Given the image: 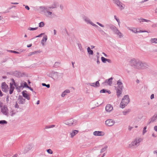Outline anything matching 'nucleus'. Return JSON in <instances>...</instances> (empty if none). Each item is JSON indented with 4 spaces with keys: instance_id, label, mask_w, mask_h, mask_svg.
Listing matches in <instances>:
<instances>
[{
    "instance_id": "obj_30",
    "label": "nucleus",
    "mask_w": 157,
    "mask_h": 157,
    "mask_svg": "<svg viewBox=\"0 0 157 157\" xmlns=\"http://www.w3.org/2000/svg\"><path fill=\"white\" fill-rule=\"evenodd\" d=\"M150 41L152 43L157 44V38H151L150 39Z\"/></svg>"
},
{
    "instance_id": "obj_10",
    "label": "nucleus",
    "mask_w": 157,
    "mask_h": 157,
    "mask_svg": "<svg viewBox=\"0 0 157 157\" xmlns=\"http://www.w3.org/2000/svg\"><path fill=\"white\" fill-rule=\"evenodd\" d=\"M14 74L16 77L18 78H21L23 77L25 75V73L24 72L22 73L20 71H14Z\"/></svg>"
},
{
    "instance_id": "obj_36",
    "label": "nucleus",
    "mask_w": 157,
    "mask_h": 157,
    "mask_svg": "<svg viewBox=\"0 0 157 157\" xmlns=\"http://www.w3.org/2000/svg\"><path fill=\"white\" fill-rule=\"evenodd\" d=\"M28 86H28L27 83L25 82L24 84L22 83L21 84V87H22L23 88H28Z\"/></svg>"
},
{
    "instance_id": "obj_55",
    "label": "nucleus",
    "mask_w": 157,
    "mask_h": 157,
    "mask_svg": "<svg viewBox=\"0 0 157 157\" xmlns=\"http://www.w3.org/2000/svg\"><path fill=\"white\" fill-rule=\"evenodd\" d=\"M153 153L154 154L156 155V156L157 157V150L154 151H153Z\"/></svg>"
},
{
    "instance_id": "obj_47",
    "label": "nucleus",
    "mask_w": 157,
    "mask_h": 157,
    "mask_svg": "<svg viewBox=\"0 0 157 157\" xmlns=\"http://www.w3.org/2000/svg\"><path fill=\"white\" fill-rule=\"evenodd\" d=\"M114 18L118 23V25H119V24L120 23L119 19L117 17V16L116 15L114 16Z\"/></svg>"
},
{
    "instance_id": "obj_16",
    "label": "nucleus",
    "mask_w": 157,
    "mask_h": 157,
    "mask_svg": "<svg viewBox=\"0 0 157 157\" xmlns=\"http://www.w3.org/2000/svg\"><path fill=\"white\" fill-rule=\"evenodd\" d=\"M105 110L108 112H110L112 111L113 109V107L110 104L107 105L105 107Z\"/></svg>"
},
{
    "instance_id": "obj_39",
    "label": "nucleus",
    "mask_w": 157,
    "mask_h": 157,
    "mask_svg": "<svg viewBox=\"0 0 157 157\" xmlns=\"http://www.w3.org/2000/svg\"><path fill=\"white\" fill-rule=\"evenodd\" d=\"M11 81L12 82V83H10V84H11L13 86V85L14 86H17L15 82V80H14V79L13 78H12L11 79Z\"/></svg>"
},
{
    "instance_id": "obj_61",
    "label": "nucleus",
    "mask_w": 157,
    "mask_h": 157,
    "mask_svg": "<svg viewBox=\"0 0 157 157\" xmlns=\"http://www.w3.org/2000/svg\"><path fill=\"white\" fill-rule=\"evenodd\" d=\"M38 52L37 51H35L33 52H31L32 55L36 54Z\"/></svg>"
},
{
    "instance_id": "obj_32",
    "label": "nucleus",
    "mask_w": 157,
    "mask_h": 157,
    "mask_svg": "<svg viewBox=\"0 0 157 157\" xmlns=\"http://www.w3.org/2000/svg\"><path fill=\"white\" fill-rule=\"evenodd\" d=\"M100 93H108L109 94H110L111 93V92L110 91H108L107 90L105 89H103L101 90L100 91Z\"/></svg>"
},
{
    "instance_id": "obj_56",
    "label": "nucleus",
    "mask_w": 157,
    "mask_h": 157,
    "mask_svg": "<svg viewBox=\"0 0 157 157\" xmlns=\"http://www.w3.org/2000/svg\"><path fill=\"white\" fill-rule=\"evenodd\" d=\"M154 98V94H151V97H150V98H151V99H153Z\"/></svg>"
},
{
    "instance_id": "obj_28",
    "label": "nucleus",
    "mask_w": 157,
    "mask_h": 157,
    "mask_svg": "<svg viewBox=\"0 0 157 157\" xmlns=\"http://www.w3.org/2000/svg\"><path fill=\"white\" fill-rule=\"evenodd\" d=\"M87 51L88 53L90 55H93V52L91 50L90 47H88L87 48Z\"/></svg>"
},
{
    "instance_id": "obj_9",
    "label": "nucleus",
    "mask_w": 157,
    "mask_h": 157,
    "mask_svg": "<svg viewBox=\"0 0 157 157\" xmlns=\"http://www.w3.org/2000/svg\"><path fill=\"white\" fill-rule=\"evenodd\" d=\"M115 123V121L112 119H109L106 120L105 121V124L108 126H112Z\"/></svg>"
},
{
    "instance_id": "obj_49",
    "label": "nucleus",
    "mask_w": 157,
    "mask_h": 157,
    "mask_svg": "<svg viewBox=\"0 0 157 157\" xmlns=\"http://www.w3.org/2000/svg\"><path fill=\"white\" fill-rule=\"evenodd\" d=\"M145 19L140 18L139 19H138V21H139L141 23V22H144Z\"/></svg>"
},
{
    "instance_id": "obj_59",
    "label": "nucleus",
    "mask_w": 157,
    "mask_h": 157,
    "mask_svg": "<svg viewBox=\"0 0 157 157\" xmlns=\"http://www.w3.org/2000/svg\"><path fill=\"white\" fill-rule=\"evenodd\" d=\"M15 107L16 108H19V105L17 103H16L15 105Z\"/></svg>"
},
{
    "instance_id": "obj_8",
    "label": "nucleus",
    "mask_w": 157,
    "mask_h": 157,
    "mask_svg": "<svg viewBox=\"0 0 157 157\" xmlns=\"http://www.w3.org/2000/svg\"><path fill=\"white\" fill-rule=\"evenodd\" d=\"M1 88L2 90L5 93L8 91V86L5 82L2 83L1 84Z\"/></svg>"
},
{
    "instance_id": "obj_4",
    "label": "nucleus",
    "mask_w": 157,
    "mask_h": 157,
    "mask_svg": "<svg viewBox=\"0 0 157 157\" xmlns=\"http://www.w3.org/2000/svg\"><path fill=\"white\" fill-rule=\"evenodd\" d=\"M142 139L140 138H136L134 141H132L131 144L129 145L130 147H132V146H136L137 147L140 144V143Z\"/></svg>"
},
{
    "instance_id": "obj_3",
    "label": "nucleus",
    "mask_w": 157,
    "mask_h": 157,
    "mask_svg": "<svg viewBox=\"0 0 157 157\" xmlns=\"http://www.w3.org/2000/svg\"><path fill=\"white\" fill-rule=\"evenodd\" d=\"M77 121L75 119H70L65 121V124L69 126H75L77 124Z\"/></svg>"
},
{
    "instance_id": "obj_25",
    "label": "nucleus",
    "mask_w": 157,
    "mask_h": 157,
    "mask_svg": "<svg viewBox=\"0 0 157 157\" xmlns=\"http://www.w3.org/2000/svg\"><path fill=\"white\" fill-rule=\"evenodd\" d=\"M122 92V90L121 89H117V94L118 97H119L121 94Z\"/></svg>"
},
{
    "instance_id": "obj_64",
    "label": "nucleus",
    "mask_w": 157,
    "mask_h": 157,
    "mask_svg": "<svg viewBox=\"0 0 157 157\" xmlns=\"http://www.w3.org/2000/svg\"><path fill=\"white\" fill-rule=\"evenodd\" d=\"M5 156H6V157H10V156H11V155L9 154H6V155H4Z\"/></svg>"
},
{
    "instance_id": "obj_60",
    "label": "nucleus",
    "mask_w": 157,
    "mask_h": 157,
    "mask_svg": "<svg viewBox=\"0 0 157 157\" xmlns=\"http://www.w3.org/2000/svg\"><path fill=\"white\" fill-rule=\"evenodd\" d=\"M25 8L28 10H29L30 9V8L28 6H25Z\"/></svg>"
},
{
    "instance_id": "obj_48",
    "label": "nucleus",
    "mask_w": 157,
    "mask_h": 157,
    "mask_svg": "<svg viewBox=\"0 0 157 157\" xmlns=\"http://www.w3.org/2000/svg\"><path fill=\"white\" fill-rule=\"evenodd\" d=\"M7 51L10 52L11 53H15V54H19V52H17L14 51H13V50H7Z\"/></svg>"
},
{
    "instance_id": "obj_51",
    "label": "nucleus",
    "mask_w": 157,
    "mask_h": 157,
    "mask_svg": "<svg viewBox=\"0 0 157 157\" xmlns=\"http://www.w3.org/2000/svg\"><path fill=\"white\" fill-rule=\"evenodd\" d=\"M96 24H97L98 25H99L101 27H104V26L102 24L100 23L99 22H96Z\"/></svg>"
},
{
    "instance_id": "obj_41",
    "label": "nucleus",
    "mask_w": 157,
    "mask_h": 157,
    "mask_svg": "<svg viewBox=\"0 0 157 157\" xmlns=\"http://www.w3.org/2000/svg\"><path fill=\"white\" fill-rule=\"evenodd\" d=\"M42 85L43 86H46L48 88H49L50 87V85L49 84H46L45 83H42Z\"/></svg>"
},
{
    "instance_id": "obj_58",
    "label": "nucleus",
    "mask_w": 157,
    "mask_h": 157,
    "mask_svg": "<svg viewBox=\"0 0 157 157\" xmlns=\"http://www.w3.org/2000/svg\"><path fill=\"white\" fill-rule=\"evenodd\" d=\"M154 129L156 132H157V126L155 125L154 126Z\"/></svg>"
},
{
    "instance_id": "obj_52",
    "label": "nucleus",
    "mask_w": 157,
    "mask_h": 157,
    "mask_svg": "<svg viewBox=\"0 0 157 157\" xmlns=\"http://www.w3.org/2000/svg\"><path fill=\"white\" fill-rule=\"evenodd\" d=\"M9 96L8 95L6 96V101L7 103H9Z\"/></svg>"
},
{
    "instance_id": "obj_2",
    "label": "nucleus",
    "mask_w": 157,
    "mask_h": 157,
    "mask_svg": "<svg viewBox=\"0 0 157 157\" xmlns=\"http://www.w3.org/2000/svg\"><path fill=\"white\" fill-rule=\"evenodd\" d=\"M130 101L128 95H124L123 98L120 104V107L124 108L130 102Z\"/></svg>"
},
{
    "instance_id": "obj_24",
    "label": "nucleus",
    "mask_w": 157,
    "mask_h": 157,
    "mask_svg": "<svg viewBox=\"0 0 157 157\" xmlns=\"http://www.w3.org/2000/svg\"><path fill=\"white\" fill-rule=\"evenodd\" d=\"M78 132V131L77 130H73L72 132L71 133L70 135H71V137L72 138L74 136H75L76 134Z\"/></svg>"
},
{
    "instance_id": "obj_12",
    "label": "nucleus",
    "mask_w": 157,
    "mask_h": 157,
    "mask_svg": "<svg viewBox=\"0 0 157 157\" xmlns=\"http://www.w3.org/2000/svg\"><path fill=\"white\" fill-rule=\"evenodd\" d=\"M157 121V114H155L152 117L149 119L147 124H150Z\"/></svg>"
},
{
    "instance_id": "obj_5",
    "label": "nucleus",
    "mask_w": 157,
    "mask_h": 157,
    "mask_svg": "<svg viewBox=\"0 0 157 157\" xmlns=\"http://www.w3.org/2000/svg\"><path fill=\"white\" fill-rule=\"evenodd\" d=\"M82 18L84 21L87 23L89 24L92 26L95 27L96 28L98 27V26L96 24L93 23L90 20V19L84 15L82 17Z\"/></svg>"
},
{
    "instance_id": "obj_35",
    "label": "nucleus",
    "mask_w": 157,
    "mask_h": 157,
    "mask_svg": "<svg viewBox=\"0 0 157 157\" xmlns=\"http://www.w3.org/2000/svg\"><path fill=\"white\" fill-rule=\"evenodd\" d=\"M108 148V146H105L104 147L102 148L101 150L100 153H102L105 151Z\"/></svg>"
},
{
    "instance_id": "obj_17",
    "label": "nucleus",
    "mask_w": 157,
    "mask_h": 157,
    "mask_svg": "<svg viewBox=\"0 0 157 157\" xmlns=\"http://www.w3.org/2000/svg\"><path fill=\"white\" fill-rule=\"evenodd\" d=\"M117 84L119 88L123 90L124 87L123 83L120 79L117 81Z\"/></svg>"
},
{
    "instance_id": "obj_21",
    "label": "nucleus",
    "mask_w": 157,
    "mask_h": 157,
    "mask_svg": "<svg viewBox=\"0 0 157 157\" xmlns=\"http://www.w3.org/2000/svg\"><path fill=\"white\" fill-rule=\"evenodd\" d=\"M32 147L30 145H29L28 146H27V147L25 148V149L24 151V153H26L29 150L31 149Z\"/></svg>"
},
{
    "instance_id": "obj_43",
    "label": "nucleus",
    "mask_w": 157,
    "mask_h": 157,
    "mask_svg": "<svg viewBox=\"0 0 157 157\" xmlns=\"http://www.w3.org/2000/svg\"><path fill=\"white\" fill-rule=\"evenodd\" d=\"M47 152L49 154H53V151L52 150L50 149H49L46 150Z\"/></svg>"
},
{
    "instance_id": "obj_26",
    "label": "nucleus",
    "mask_w": 157,
    "mask_h": 157,
    "mask_svg": "<svg viewBox=\"0 0 157 157\" xmlns=\"http://www.w3.org/2000/svg\"><path fill=\"white\" fill-rule=\"evenodd\" d=\"M42 10H44V13L48 11L50 8L49 6H43L42 8Z\"/></svg>"
},
{
    "instance_id": "obj_45",
    "label": "nucleus",
    "mask_w": 157,
    "mask_h": 157,
    "mask_svg": "<svg viewBox=\"0 0 157 157\" xmlns=\"http://www.w3.org/2000/svg\"><path fill=\"white\" fill-rule=\"evenodd\" d=\"M39 26L40 27H42L44 26V24L43 22H41L39 23Z\"/></svg>"
},
{
    "instance_id": "obj_53",
    "label": "nucleus",
    "mask_w": 157,
    "mask_h": 157,
    "mask_svg": "<svg viewBox=\"0 0 157 157\" xmlns=\"http://www.w3.org/2000/svg\"><path fill=\"white\" fill-rule=\"evenodd\" d=\"M44 33H41L38 36H35V38L39 37H41L43 35H44Z\"/></svg>"
},
{
    "instance_id": "obj_13",
    "label": "nucleus",
    "mask_w": 157,
    "mask_h": 157,
    "mask_svg": "<svg viewBox=\"0 0 157 157\" xmlns=\"http://www.w3.org/2000/svg\"><path fill=\"white\" fill-rule=\"evenodd\" d=\"M99 81H100V80L96 81L95 83H87V84L94 87H98L100 86V84L99 82Z\"/></svg>"
},
{
    "instance_id": "obj_50",
    "label": "nucleus",
    "mask_w": 157,
    "mask_h": 157,
    "mask_svg": "<svg viewBox=\"0 0 157 157\" xmlns=\"http://www.w3.org/2000/svg\"><path fill=\"white\" fill-rule=\"evenodd\" d=\"M132 31L135 33H137V30L135 28H132Z\"/></svg>"
},
{
    "instance_id": "obj_20",
    "label": "nucleus",
    "mask_w": 157,
    "mask_h": 157,
    "mask_svg": "<svg viewBox=\"0 0 157 157\" xmlns=\"http://www.w3.org/2000/svg\"><path fill=\"white\" fill-rule=\"evenodd\" d=\"M70 90H69L67 89L64 90L61 96L63 97H64L67 94H68L70 93Z\"/></svg>"
},
{
    "instance_id": "obj_44",
    "label": "nucleus",
    "mask_w": 157,
    "mask_h": 157,
    "mask_svg": "<svg viewBox=\"0 0 157 157\" xmlns=\"http://www.w3.org/2000/svg\"><path fill=\"white\" fill-rule=\"evenodd\" d=\"M146 129H147V126H145L144 127V128H143V132H142L143 135L144 134L147 132V131L146 130Z\"/></svg>"
},
{
    "instance_id": "obj_27",
    "label": "nucleus",
    "mask_w": 157,
    "mask_h": 157,
    "mask_svg": "<svg viewBox=\"0 0 157 157\" xmlns=\"http://www.w3.org/2000/svg\"><path fill=\"white\" fill-rule=\"evenodd\" d=\"M111 30H112L115 34H116V33L119 31V30L114 25Z\"/></svg>"
},
{
    "instance_id": "obj_15",
    "label": "nucleus",
    "mask_w": 157,
    "mask_h": 157,
    "mask_svg": "<svg viewBox=\"0 0 157 157\" xmlns=\"http://www.w3.org/2000/svg\"><path fill=\"white\" fill-rule=\"evenodd\" d=\"M93 135L95 136H102L104 135V133L102 131H95L93 132Z\"/></svg>"
},
{
    "instance_id": "obj_18",
    "label": "nucleus",
    "mask_w": 157,
    "mask_h": 157,
    "mask_svg": "<svg viewBox=\"0 0 157 157\" xmlns=\"http://www.w3.org/2000/svg\"><path fill=\"white\" fill-rule=\"evenodd\" d=\"M27 92V91L26 90H23L22 93V95L23 97L26 98L27 100H29L30 99V97L29 96V95L25 93Z\"/></svg>"
},
{
    "instance_id": "obj_63",
    "label": "nucleus",
    "mask_w": 157,
    "mask_h": 157,
    "mask_svg": "<svg viewBox=\"0 0 157 157\" xmlns=\"http://www.w3.org/2000/svg\"><path fill=\"white\" fill-rule=\"evenodd\" d=\"M18 156V154H16L14 155L12 157H17Z\"/></svg>"
},
{
    "instance_id": "obj_33",
    "label": "nucleus",
    "mask_w": 157,
    "mask_h": 157,
    "mask_svg": "<svg viewBox=\"0 0 157 157\" xmlns=\"http://www.w3.org/2000/svg\"><path fill=\"white\" fill-rule=\"evenodd\" d=\"M77 45L78 46V48L80 50V51L81 52H83V50L82 48V45L80 43H78Z\"/></svg>"
},
{
    "instance_id": "obj_31",
    "label": "nucleus",
    "mask_w": 157,
    "mask_h": 157,
    "mask_svg": "<svg viewBox=\"0 0 157 157\" xmlns=\"http://www.w3.org/2000/svg\"><path fill=\"white\" fill-rule=\"evenodd\" d=\"M113 26V25L111 24H106L105 25V27L107 29L109 28L111 29Z\"/></svg>"
},
{
    "instance_id": "obj_62",
    "label": "nucleus",
    "mask_w": 157,
    "mask_h": 157,
    "mask_svg": "<svg viewBox=\"0 0 157 157\" xmlns=\"http://www.w3.org/2000/svg\"><path fill=\"white\" fill-rule=\"evenodd\" d=\"M27 88H29L31 91H32L33 92V89L31 87L29 86Z\"/></svg>"
},
{
    "instance_id": "obj_6",
    "label": "nucleus",
    "mask_w": 157,
    "mask_h": 157,
    "mask_svg": "<svg viewBox=\"0 0 157 157\" xmlns=\"http://www.w3.org/2000/svg\"><path fill=\"white\" fill-rule=\"evenodd\" d=\"M113 1L120 10H122L124 9V7L123 6V4L119 0H113Z\"/></svg>"
},
{
    "instance_id": "obj_57",
    "label": "nucleus",
    "mask_w": 157,
    "mask_h": 157,
    "mask_svg": "<svg viewBox=\"0 0 157 157\" xmlns=\"http://www.w3.org/2000/svg\"><path fill=\"white\" fill-rule=\"evenodd\" d=\"M46 12L48 13V15H51L52 14V12H50L49 11H48Z\"/></svg>"
},
{
    "instance_id": "obj_14",
    "label": "nucleus",
    "mask_w": 157,
    "mask_h": 157,
    "mask_svg": "<svg viewBox=\"0 0 157 157\" xmlns=\"http://www.w3.org/2000/svg\"><path fill=\"white\" fill-rule=\"evenodd\" d=\"M18 99L19 100V103L20 104H24L25 102V99L21 95L19 96Z\"/></svg>"
},
{
    "instance_id": "obj_22",
    "label": "nucleus",
    "mask_w": 157,
    "mask_h": 157,
    "mask_svg": "<svg viewBox=\"0 0 157 157\" xmlns=\"http://www.w3.org/2000/svg\"><path fill=\"white\" fill-rule=\"evenodd\" d=\"M14 89V87L11 84H10L9 93L10 94H11L13 93Z\"/></svg>"
},
{
    "instance_id": "obj_54",
    "label": "nucleus",
    "mask_w": 157,
    "mask_h": 157,
    "mask_svg": "<svg viewBox=\"0 0 157 157\" xmlns=\"http://www.w3.org/2000/svg\"><path fill=\"white\" fill-rule=\"evenodd\" d=\"M151 27L154 28L157 27V23H156L153 24L151 25Z\"/></svg>"
},
{
    "instance_id": "obj_23",
    "label": "nucleus",
    "mask_w": 157,
    "mask_h": 157,
    "mask_svg": "<svg viewBox=\"0 0 157 157\" xmlns=\"http://www.w3.org/2000/svg\"><path fill=\"white\" fill-rule=\"evenodd\" d=\"M58 6L57 3L54 2L50 6V8L54 9L56 8Z\"/></svg>"
},
{
    "instance_id": "obj_1",
    "label": "nucleus",
    "mask_w": 157,
    "mask_h": 157,
    "mask_svg": "<svg viewBox=\"0 0 157 157\" xmlns=\"http://www.w3.org/2000/svg\"><path fill=\"white\" fill-rule=\"evenodd\" d=\"M132 65L134 68L139 70H143L147 68L148 65L145 62L138 59H133L131 61Z\"/></svg>"
},
{
    "instance_id": "obj_29",
    "label": "nucleus",
    "mask_w": 157,
    "mask_h": 157,
    "mask_svg": "<svg viewBox=\"0 0 157 157\" xmlns=\"http://www.w3.org/2000/svg\"><path fill=\"white\" fill-rule=\"evenodd\" d=\"M130 109H128L123 112V114L124 115H126L128 114L130 112Z\"/></svg>"
},
{
    "instance_id": "obj_7",
    "label": "nucleus",
    "mask_w": 157,
    "mask_h": 157,
    "mask_svg": "<svg viewBox=\"0 0 157 157\" xmlns=\"http://www.w3.org/2000/svg\"><path fill=\"white\" fill-rule=\"evenodd\" d=\"M113 78L111 77L108 79H106L104 82H102V85L104 86H106L107 85H108L110 86H111L112 83V80Z\"/></svg>"
},
{
    "instance_id": "obj_19",
    "label": "nucleus",
    "mask_w": 157,
    "mask_h": 157,
    "mask_svg": "<svg viewBox=\"0 0 157 157\" xmlns=\"http://www.w3.org/2000/svg\"><path fill=\"white\" fill-rule=\"evenodd\" d=\"M48 39V37L47 36L45 35L43 38L42 39L41 41V44L43 46H44V43L46 42V40Z\"/></svg>"
},
{
    "instance_id": "obj_38",
    "label": "nucleus",
    "mask_w": 157,
    "mask_h": 157,
    "mask_svg": "<svg viewBox=\"0 0 157 157\" xmlns=\"http://www.w3.org/2000/svg\"><path fill=\"white\" fill-rule=\"evenodd\" d=\"M101 61L103 63H105L106 62L107 59L105 58L104 57H102L101 58Z\"/></svg>"
},
{
    "instance_id": "obj_46",
    "label": "nucleus",
    "mask_w": 157,
    "mask_h": 157,
    "mask_svg": "<svg viewBox=\"0 0 157 157\" xmlns=\"http://www.w3.org/2000/svg\"><path fill=\"white\" fill-rule=\"evenodd\" d=\"M38 27H35V28L30 27L28 29V30H29L31 31H33V30H35L37 29H38Z\"/></svg>"
},
{
    "instance_id": "obj_34",
    "label": "nucleus",
    "mask_w": 157,
    "mask_h": 157,
    "mask_svg": "<svg viewBox=\"0 0 157 157\" xmlns=\"http://www.w3.org/2000/svg\"><path fill=\"white\" fill-rule=\"evenodd\" d=\"M116 34L120 38L123 36V34L119 30L116 33Z\"/></svg>"
},
{
    "instance_id": "obj_37",
    "label": "nucleus",
    "mask_w": 157,
    "mask_h": 157,
    "mask_svg": "<svg viewBox=\"0 0 157 157\" xmlns=\"http://www.w3.org/2000/svg\"><path fill=\"white\" fill-rule=\"evenodd\" d=\"M15 113H16L14 112V110H11L10 111V114L12 117L15 114Z\"/></svg>"
},
{
    "instance_id": "obj_11",
    "label": "nucleus",
    "mask_w": 157,
    "mask_h": 157,
    "mask_svg": "<svg viewBox=\"0 0 157 157\" xmlns=\"http://www.w3.org/2000/svg\"><path fill=\"white\" fill-rule=\"evenodd\" d=\"M1 112L4 115L8 116V109L6 106L4 105L3 108H1Z\"/></svg>"
},
{
    "instance_id": "obj_42",
    "label": "nucleus",
    "mask_w": 157,
    "mask_h": 157,
    "mask_svg": "<svg viewBox=\"0 0 157 157\" xmlns=\"http://www.w3.org/2000/svg\"><path fill=\"white\" fill-rule=\"evenodd\" d=\"M60 63H59L58 62H56L54 65V67H58L60 65Z\"/></svg>"
},
{
    "instance_id": "obj_40",
    "label": "nucleus",
    "mask_w": 157,
    "mask_h": 157,
    "mask_svg": "<svg viewBox=\"0 0 157 157\" xmlns=\"http://www.w3.org/2000/svg\"><path fill=\"white\" fill-rule=\"evenodd\" d=\"M7 122L5 120H1L0 121V124H6Z\"/></svg>"
}]
</instances>
